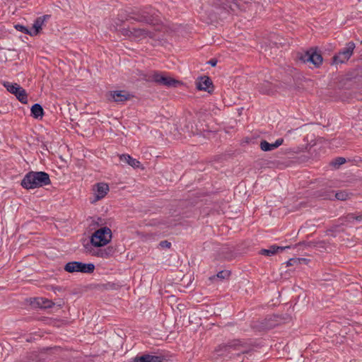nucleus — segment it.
Listing matches in <instances>:
<instances>
[{"instance_id": "obj_4", "label": "nucleus", "mask_w": 362, "mask_h": 362, "mask_svg": "<svg viewBox=\"0 0 362 362\" xmlns=\"http://www.w3.org/2000/svg\"><path fill=\"white\" fill-rule=\"evenodd\" d=\"M64 269L69 273L81 272L90 274L93 272L95 265L92 263L85 264L79 262H71L65 265Z\"/></svg>"}, {"instance_id": "obj_21", "label": "nucleus", "mask_w": 362, "mask_h": 362, "mask_svg": "<svg viewBox=\"0 0 362 362\" xmlns=\"http://www.w3.org/2000/svg\"><path fill=\"white\" fill-rule=\"evenodd\" d=\"M335 197L339 200H346L348 197V194L344 192H339L336 193Z\"/></svg>"}, {"instance_id": "obj_17", "label": "nucleus", "mask_w": 362, "mask_h": 362, "mask_svg": "<svg viewBox=\"0 0 362 362\" xmlns=\"http://www.w3.org/2000/svg\"><path fill=\"white\" fill-rule=\"evenodd\" d=\"M141 362H160L159 358L156 356L144 355L140 356Z\"/></svg>"}, {"instance_id": "obj_6", "label": "nucleus", "mask_w": 362, "mask_h": 362, "mask_svg": "<svg viewBox=\"0 0 362 362\" xmlns=\"http://www.w3.org/2000/svg\"><path fill=\"white\" fill-rule=\"evenodd\" d=\"M110 190L109 185L105 182H98L93 186L92 197L90 202L92 204L103 199L107 194Z\"/></svg>"}, {"instance_id": "obj_9", "label": "nucleus", "mask_w": 362, "mask_h": 362, "mask_svg": "<svg viewBox=\"0 0 362 362\" xmlns=\"http://www.w3.org/2000/svg\"><path fill=\"white\" fill-rule=\"evenodd\" d=\"M238 8V6L236 2L232 1L230 2L226 7L223 8H217L214 11L215 14L218 16L220 19L227 18L228 15L230 13V11L235 12Z\"/></svg>"}, {"instance_id": "obj_18", "label": "nucleus", "mask_w": 362, "mask_h": 362, "mask_svg": "<svg viewBox=\"0 0 362 362\" xmlns=\"http://www.w3.org/2000/svg\"><path fill=\"white\" fill-rule=\"evenodd\" d=\"M260 148L264 151H269L275 149L274 147H273V144H269L266 141H261Z\"/></svg>"}, {"instance_id": "obj_8", "label": "nucleus", "mask_w": 362, "mask_h": 362, "mask_svg": "<svg viewBox=\"0 0 362 362\" xmlns=\"http://www.w3.org/2000/svg\"><path fill=\"white\" fill-rule=\"evenodd\" d=\"M305 62H310L315 67H318L322 63V57L320 53L315 50L310 49L308 51L303 57Z\"/></svg>"}, {"instance_id": "obj_19", "label": "nucleus", "mask_w": 362, "mask_h": 362, "mask_svg": "<svg viewBox=\"0 0 362 362\" xmlns=\"http://www.w3.org/2000/svg\"><path fill=\"white\" fill-rule=\"evenodd\" d=\"M230 276V272L229 271H227V270H225V271H221L220 272H218L216 276H214L211 278V280H215L216 278H218V279H226L228 278V276Z\"/></svg>"}, {"instance_id": "obj_7", "label": "nucleus", "mask_w": 362, "mask_h": 362, "mask_svg": "<svg viewBox=\"0 0 362 362\" xmlns=\"http://www.w3.org/2000/svg\"><path fill=\"white\" fill-rule=\"evenodd\" d=\"M151 80L168 87L177 86L180 83L179 81H177L166 74L158 72L152 74L151 76Z\"/></svg>"}, {"instance_id": "obj_15", "label": "nucleus", "mask_w": 362, "mask_h": 362, "mask_svg": "<svg viewBox=\"0 0 362 362\" xmlns=\"http://www.w3.org/2000/svg\"><path fill=\"white\" fill-rule=\"evenodd\" d=\"M287 247H286V248ZM285 247L272 245L269 249L262 250L260 253L266 256H272L277 253L279 251H283Z\"/></svg>"}, {"instance_id": "obj_5", "label": "nucleus", "mask_w": 362, "mask_h": 362, "mask_svg": "<svg viewBox=\"0 0 362 362\" xmlns=\"http://www.w3.org/2000/svg\"><path fill=\"white\" fill-rule=\"evenodd\" d=\"M355 47V44L353 42H348L344 48L334 56L333 63L337 65L347 62L352 56Z\"/></svg>"}, {"instance_id": "obj_14", "label": "nucleus", "mask_w": 362, "mask_h": 362, "mask_svg": "<svg viewBox=\"0 0 362 362\" xmlns=\"http://www.w3.org/2000/svg\"><path fill=\"white\" fill-rule=\"evenodd\" d=\"M120 160L125 162L133 168H139L140 162L135 158H132L129 155L122 154L119 156Z\"/></svg>"}, {"instance_id": "obj_11", "label": "nucleus", "mask_w": 362, "mask_h": 362, "mask_svg": "<svg viewBox=\"0 0 362 362\" xmlns=\"http://www.w3.org/2000/svg\"><path fill=\"white\" fill-rule=\"evenodd\" d=\"M130 94L124 90H114L108 93V100L115 102H124L130 98Z\"/></svg>"}, {"instance_id": "obj_23", "label": "nucleus", "mask_w": 362, "mask_h": 362, "mask_svg": "<svg viewBox=\"0 0 362 362\" xmlns=\"http://www.w3.org/2000/svg\"><path fill=\"white\" fill-rule=\"evenodd\" d=\"M159 247L163 249H170L171 247V243L168 240H163L160 242Z\"/></svg>"}, {"instance_id": "obj_16", "label": "nucleus", "mask_w": 362, "mask_h": 362, "mask_svg": "<svg viewBox=\"0 0 362 362\" xmlns=\"http://www.w3.org/2000/svg\"><path fill=\"white\" fill-rule=\"evenodd\" d=\"M31 114L35 119H41L44 115V110L39 104H35L31 107Z\"/></svg>"}, {"instance_id": "obj_13", "label": "nucleus", "mask_w": 362, "mask_h": 362, "mask_svg": "<svg viewBox=\"0 0 362 362\" xmlns=\"http://www.w3.org/2000/svg\"><path fill=\"white\" fill-rule=\"evenodd\" d=\"M45 20V16L37 18L33 25V28L30 30L29 35L30 36L37 35L41 30Z\"/></svg>"}, {"instance_id": "obj_20", "label": "nucleus", "mask_w": 362, "mask_h": 362, "mask_svg": "<svg viewBox=\"0 0 362 362\" xmlns=\"http://www.w3.org/2000/svg\"><path fill=\"white\" fill-rule=\"evenodd\" d=\"M346 162L345 158L339 157L332 161V165L334 167H339Z\"/></svg>"}, {"instance_id": "obj_2", "label": "nucleus", "mask_w": 362, "mask_h": 362, "mask_svg": "<svg viewBox=\"0 0 362 362\" xmlns=\"http://www.w3.org/2000/svg\"><path fill=\"white\" fill-rule=\"evenodd\" d=\"M112 236V230L108 227H102L92 234L90 243L94 247H103L111 241Z\"/></svg>"}, {"instance_id": "obj_25", "label": "nucleus", "mask_w": 362, "mask_h": 362, "mask_svg": "<svg viewBox=\"0 0 362 362\" xmlns=\"http://www.w3.org/2000/svg\"><path fill=\"white\" fill-rule=\"evenodd\" d=\"M132 362H141V361L140 360V356L134 358Z\"/></svg>"}, {"instance_id": "obj_3", "label": "nucleus", "mask_w": 362, "mask_h": 362, "mask_svg": "<svg viewBox=\"0 0 362 362\" xmlns=\"http://www.w3.org/2000/svg\"><path fill=\"white\" fill-rule=\"evenodd\" d=\"M3 86L9 93L13 94L21 103L23 104L28 103L27 93L20 85L16 83H13L8 81H4Z\"/></svg>"}, {"instance_id": "obj_12", "label": "nucleus", "mask_w": 362, "mask_h": 362, "mask_svg": "<svg viewBox=\"0 0 362 362\" xmlns=\"http://www.w3.org/2000/svg\"><path fill=\"white\" fill-rule=\"evenodd\" d=\"M131 34L134 38L138 40L144 39L147 37H149L151 38L156 37L151 30L144 28H134L131 31Z\"/></svg>"}, {"instance_id": "obj_10", "label": "nucleus", "mask_w": 362, "mask_h": 362, "mask_svg": "<svg viewBox=\"0 0 362 362\" xmlns=\"http://www.w3.org/2000/svg\"><path fill=\"white\" fill-rule=\"evenodd\" d=\"M197 88L200 90L211 93L213 90L212 82L209 77L204 76L199 77L196 81Z\"/></svg>"}, {"instance_id": "obj_26", "label": "nucleus", "mask_w": 362, "mask_h": 362, "mask_svg": "<svg viewBox=\"0 0 362 362\" xmlns=\"http://www.w3.org/2000/svg\"><path fill=\"white\" fill-rule=\"evenodd\" d=\"M211 64L212 66H215L216 65V62H211Z\"/></svg>"}, {"instance_id": "obj_1", "label": "nucleus", "mask_w": 362, "mask_h": 362, "mask_svg": "<svg viewBox=\"0 0 362 362\" xmlns=\"http://www.w3.org/2000/svg\"><path fill=\"white\" fill-rule=\"evenodd\" d=\"M49 175L44 172H30L25 175L21 185L28 189L41 187L49 184Z\"/></svg>"}, {"instance_id": "obj_22", "label": "nucleus", "mask_w": 362, "mask_h": 362, "mask_svg": "<svg viewBox=\"0 0 362 362\" xmlns=\"http://www.w3.org/2000/svg\"><path fill=\"white\" fill-rule=\"evenodd\" d=\"M15 28L18 31H21V32H23L24 33L29 35L30 30L22 25L17 24L15 25Z\"/></svg>"}, {"instance_id": "obj_24", "label": "nucleus", "mask_w": 362, "mask_h": 362, "mask_svg": "<svg viewBox=\"0 0 362 362\" xmlns=\"http://www.w3.org/2000/svg\"><path fill=\"white\" fill-rule=\"evenodd\" d=\"M284 142V139H278L274 144H273V147H274V148H278L279 146H280Z\"/></svg>"}]
</instances>
